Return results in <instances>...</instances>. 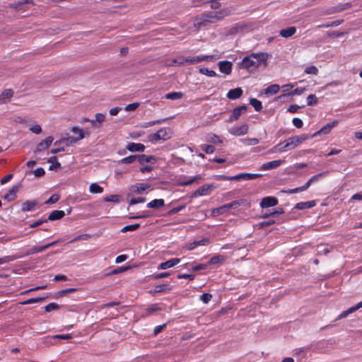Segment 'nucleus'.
<instances>
[{
    "mask_svg": "<svg viewBox=\"0 0 362 362\" xmlns=\"http://www.w3.org/2000/svg\"><path fill=\"white\" fill-rule=\"evenodd\" d=\"M262 177V174L259 173H243L233 176V180H250Z\"/></svg>",
    "mask_w": 362,
    "mask_h": 362,
    "instance_id": "obj_10",
    "label": "nucleus"
},
{
    "mask_svg": "<svg viewBox=\"0 0 362 362\" xmlns=\"http://www.w3.org/2000/svg\"><path fill=\"white\" fill-rule=\"evenodd\" d=\"M309 136L305 134H301L300 136H295L290 137L283 142L279 143L271 150L272 153L279 151L284 152L288 150H292L303 143L304 141L308 139Z\"/></svg>",
    "mask_w": 362,
    "mask_h": 362,
    "instance_id": "obj_2",
    "label": "nucleus"
},
{
    "mask_svg": "<svg viewBox=\"0 0 362 362\" xmlns=\"http://www.w3.org/2000/svg\"><path fill=\"white\" fill-rule=\"evenodd\" d=\"M362 308V300L355 305L354 306H352L349 308L348 310L343 311L337 317V320H341L342 318L346 317L349 314H351L356 311L357 310Z\"/></svg>",
    "mask_w": 362,
    "mask_h": 362,
    "instance_id": "obj_16",
    "label": "nucleus"
},
{
    "mask_svg": "<svg viewBox=\"0 0 362 362\" xmlns=\"http://www.w3.org/2000/svg\"><path fill=\"white\" fill-rule=\"evenodd\" d=\"M170 275V272H161L158 274H154L152 276L154 279H158L161 278H165Z\"/></svg>",
    "mask_w": 362,
    "mask_h": 362,
    "instance_id": "obj_59",
    "label": "nucleus"
},
{
    "mask_svg": "<svg viewBox=\"0 0 362 362\" xmlns=\"http://www.w3.org/2000/svg\"><path fill=\"white\" fill-rule=\"evenodd\" d=\"M212 298V295L208 293L202 294L199 299L204 303H208Z\"/></svg>",
    "mask_w": 362,
    "mask_h": 362,
    "instance_id": "obj_51",
    "label": "nucleus"
},
{
    "mask_svg": "<svg viewBox=\"0 0 362 362\" xmlns=\"http://www.w3.org/2000/svg\"><path fill=\"white\" fill-rule=\"evenodd\" d=\"M37 202L36 200L33 201H26L23 202L21 205V210L23 211H33L34 208L37 206Z\"/></svg>",
    "mask_w": 362,
    "mask_h": 362,
    "instance_id": "obj_24",
    "label": "nucleus"
},
{
    "mask_svg": "<svg viewBox=\"0 0 362 362\" xmlns=\"http://www.w3.org/2000/svg\"><path fill=\"white\" fill-rule=\"evenodd\" d=\"M305 90V88H297L292 90L291 93H288L289 95H301L304 90Z\"/></svg>",
    "mask_w": 362,
    "mask_h": 362,
    "instance_id": "obj_61",
    "label": "nucleus"
},
{
    "mask_svg": "<svg viewBox=\"0 0 362 362\" xmlns=\"http://www.w3.org/2000/svg\"><path fill=\"white\" fill-rule=\"evenodd\" d=\"M278 199L274 197H266L261 200L260 206L262 208L275 206L278 204Z\"/></svg>",
    "mask_w": 362,
    "mask_h": 362,
    "instance_id": "obj_12",
    "label": "nucleus"
},
{
    "mask_svg": "<svg viewBox=\"0 0 362 362\" xmlns=\"http://www.w3.org/2000/svg\"><path fill=\"white\" fill-rule=\"evenodd\" d=\"M304 71L307 74L317 75L318 74V69L315 66H308Z\"/></svg>",
    "mask_w": 362,
    "mask_h": 362,
    "instance_id": "obj_48",
    "label": "nucleus"
},
{
    "mask_svg": "<svg viewBox=\"0 0 362 362\" xmlns=\"http://www.w3.org/2000/svg\"><path fill=\"white\" fill-rule=\"evenodd\" d=\"M202 179V176L200 175H198L192 177H191L189 179H187V180H183V181H180L179 182V185H180V186H187V185H192L194 182H197L199 180H201Z\"/></svg>",
    "mask_w": 362,
    "mask_h": 362,
    "instance_id": "obj_29",
    "label": "nucleus"
},
{
    "mask_svg": "<svg viewBox=\"0 0 362 362\" xmlns=\"http://www.w3.org/2000/svg\"><path fill=\"white\" fill-rule=\"evenodd\" d=\"M241 204H242V200H235V201H233L230 203L226 204L220 207L213 209L211 210V216H217L219 215H222L224 213H226L227 211H228L230 209L237 208L238 206H240L241 205Z\"/></svg>",
    "mask_w": 362,
    "mask_h": 362,
    "instance_id": "obj_3",
    "label": "nucleus"
},
{
    "mask_svg": "<svg viewBox=\"0 0 362 362\" xmlns=\"http://www.w3.org/2000/svg\"><path fill=\"white\" fill-rule=\"evenodd\" d=\"M247 109V107L245 105H240L234 108L227 122H233V121L238 120L242 115L243 112L245 111Z\"/></svg>",
    "mask_w": 362,
    "mask_h": 362,
    "instance_id": "obj_8",
    "label": "nucleus"
},
{
    "mask_svg": "<svg viewBox=\"0 0 362 362\" xmlns=\"http://www.w3.org/2000/svg\"><path fill=\"white\" fill-rule=\"evenodd\" d=\"M18 189V186H13L9 192L4 196V199L8 202L15 199Z\"/></svg>",
    "mask_w": 362,
    "mask_h": 362,
    "instance_id": "obj_28",
    "label": "nucleus"
},
{
    "mask_svg": "<svg viewBox=\"0 0 362 362\" xmlns=\"http://www.w3.org/2000/svg\"><path fill=\"white\" fill-rule=\"evenodd\" d=\"M209 243V238H203L202 240H197V241H194V244L195 245H208Z\"/></svg>",
    "mask_w": 362,
    "mask_h": 362,
    "instance_id": "obj_62",
    "label": "nucleus"
},
{
    "mask_svg": "<svg viewBox=\"0 0 362 362\" xmlns=\"http://www.w3.org/2000/svg\"><path fill=\"white\" fill-rule=\"evenodd\" d=\"M46 298V297H38V298H33L28 299L23 302L21 303L23 305H28V304H33V303H40L42 300H44Z\"/></svg>",
    "mask_w": 362,
    "mask_h": 362,
    "instance_id": "obj_44",
    "label": "nucleus"
},
{
    "mask_svg": "<svg viewBox=\"0 0 362 362\" xmlns=\"http://www.w3.org/2000/svg\"><path fill=\"white\" fill-rule=\"evenodd\" d=\"M53 140L54 139L52 136H48L45 139L42 140L37 144L35 152H40L48 148L53 142Z\"/></svg>",
    "mask_w": 362,
    "mask_h": 362,
    "instance_id": "obj_15",
    "label": "nucleus"
},
{
    "mask_svg": "<svg viewBox=\"0 0 362 362\" xmlns=\"http://www.w3.org/2000/svg\"><path fill=\"white\" fill-rule=\"evenodd\" d=\"M199 72L209 77H215L217 76V74L214 70H209L208 68L204 67L200 68Z\"/></svg>",
    "mask_w": 362,
    "mask_h": 362,
    "instance_id": "obj_41",
    "label": "nucleus"
},
{
    "mask_svg": "<svg viewBox=\"0 0 362 362\" xmlns=\"http://www.w3.org/2000/svg\"><path fill=\"white\" fill-rule=\"evenodd\" d=\"M165 205V201L163 199H156L147 204V207L151 209H159Z\"/></svg>",
    "mask_w": 362,
    "mask_h": 362,
    "instance_id": "obj_26",
    "label": "nucleus"
},
{
    "mask_svg": "<svg viewBox=\"0 0 362 362\" xmlns=\"http://www.w3.org/2000/svg\"><path fill=\"white\" fill-rule=\"evenodd\" d=\"M249 127L247 124H244L240 127H233L229 129L228 132L234 136H243L248 132Z\"/></svg>",
    "mask_w": 362,
    "mask_h": 362,
    "instance_id": "obj_9",
    "label": "nucleus"
},
{
    "mask_svg": "<svg viewBox=\"0 0 362 362\" xmlns=\"http://www.w3.org/2000/svg\"><path fill=\"white\" fill-rule=\"evenodd\" d=\"M328 173H329L328 171H325V172L316 174L310 178V181H312L313 182H315V181L318 180L320 178L323 177L325 175H327L328 174Z\"/></svg>",
    "mask_w": 362,
    "mask_h": 362,
    "instance_id": "obj_54",
    "label": "nucleus"
},
{
    "mask_svg": "<svg viewBox=\"0 0 362 362\" xmlns=\"http://www.w3.org/2000/svg\"><path fill=\"white\" fill-rule=\"evenodd\" d=\"M65 216L64 211L54 210L48 216L47 220L55 221L62 218Z\"/></svg>",
    "mask_w": 362,
    "mask_h": 362,
    "instance_id": "obj_27",
    "label": "nucleus"
},
{
    "mask_svg": "<svg viewBox=\"0 0 362 362\" xmlns=\"http://www.w3.org/2000/svg\"><path fill=\"white\" fill-rule=\"evenodd\" d=\"M33 173L36 177H42L45 175V171L42 168H38L33 171Z\"/></svg>",
    "mask_w": 362,
    "mask_h": 362,
    "instance_id": "obj_64",
    "label": "nucleus"
},
{
    "mask_svg": "<svg viewBox=\"0 0 362 362\" xmlns=\"http://www.w3.org/2000/svg\"><path fill=\"white\" fill-rule=\"evenodd\" d=\"M214 59H216L214 55H199L195 57H186L185 62H187V64H194L202 61H209Z\"/></svg>",
    "mask_w": 362,
    "mask_h": 362,
    "instance_id": "obj_5",
    "label": "nucleus"
},
{
    "mask_svg": "<svg viewBox=\"0 0 362 362\" xmlns=\"http://www.w3.org/2000/svg\"><path fill=\"white\" fill-rule=\"evenodd\" d=\"M59 199V195L57 194H52L47 201L45 202V204H52L57 202Z\"/></svg>",
    "mask_w": 362,
    "mask_h": 362,
    "instance_id": "obj_49",
    "label": "nucleus"
},
{
    "mask_svg": "<svg viewBox=\"0 0 362 362\" xmlns=\"http://www.w3.org/2000/svg\"><path fill=\"white\" fill-rule=\"evenodd\" d=\"M338 122H339L338 120H334L333 122L325 124L320 130H318L317 132L314 133L311 136V138L317 136V135L322 134H329L331 132V130L338 124Z\"/></svg>",
    "mask_w": 362,
    "mask_h": 362,
    "instance_id": "obj_11",
    "label": "nucleus"
},
{
    "mask_svg": "<svg viewBox=\"0 0 362 362\" xmlns=\"http://www.w3.org/2000/svg\"><path fill=\"white\" fill-rule=\"evenodd\" d=\"M317 101H318V100H317V97L315 96V95H314V94H310L307 98V105H308L311 106V105H316Z\"/></svg>",
    "mask_w": 362,
    "mask_h": 362,
    "instance_id": "obj_47",
    "label": "nucleus"
},
{
    "mask_svg": "<svg viewBox=\"0 0 362 362\" xmlns=\"http://www.w3.org/2000/svg\"><path fill=\"white\" fill-rule=\"evenodd\" d=\"M241 141L245 146H254L259 142V139L256 138H246L242 139Z\"/></svg>",
    "mask_w": 362,
    "mask_h": 362,
    "instance_id": "obj_42",
    "label": "nucleus"
},
{
    "mask_svg": "<svg viewBox=\"0 0 362 362\" xmlns=\"http://www.w3.org/2000/svg\"><path fill=\"white\" fill-rule=\"evenodd\" d=\"M137 160L139 163L144 164L145 163H151L155 161L156 159L153 156H146L144 154L137 155Z\"/></svg>",
    "mask_w": 362,
    "mask_h": 362,
    "instance_id": "obj_31",
    "label": "nucleus"
},
{
    "mask_svg": "<svg viewBox=\"0 0 362 362\" xmlns=\"http://www.w3.org/2000/svg\"><path fill=\"white\" fill-rule=\"evenodd\" d=\"M140 227L139 223H135L132 225H127L121 229L122 233H127L128 231H134Z\"/></svg>",
    "mask_w": 362,
    "mask_h": 362,
    "instance_id": "obj_43",
    "label": "nucleus"
},
{
    "mask_svg": "<svg viewBox=\"0 0 362 362\" xmlns=\"http://www.w3.org/2000/svg\"><path fill=\"white\" fill-rule=\"evenodd\" d=\"M183 93L182 92H171L165 95L166 99L177 100L182 98Z\"/></svg>",
    "mask_w": 362,
    "mask_h": 362,
    "instance_id": "obj_40",
    "label": "nucleus"
},
{
    "mask_svg": "<svg viewBox=\"0 0 362 362\" xmlns=\"http://www.w3.org/2000/svg\"><path fill=\"white\" fill-rule=\"evenodd\" d=\"M13 90L11 88L4 90L0 94V104L7 103L13 95Z\"/></svg>",
    "mask_w": 362,
    "mask_h": 362,
    "instance_id": "obj_19",
    "label": "nucleus"
},
{
    "mask_svg": "<svg viewBox=\"0 0 362 362\" xmlns=\"http://www.w3.org/2000/svg\"><path fill=\"white\" fill-rule=\"evenodd\" d=\"M146 202V198L144 197H138V198H132L129 200V205H134L139 203H144Z\"/></svg>",
    "mask_w": 362,
    "mask_h": 362,
    "instance_id": "obj_52",
    "label": "nucleus"
},
{
    "mask_svg": "<svg viewBox=\"0 0 362 362\" xmlns=\"http://www.w3.org/2000/svg\"><path fill=\"white\" fill-rule=\"evenodd\" d=\"M225 261V257L223 255H217L212 257L210 260L208 262V265L209 264H223Z\"/></svg>",
    "mask_w": 362,
    "mask_h": 362,
    "instance_id": "obj_33",
    "label": "nucleus"
},
{
    "mask_svg": "<svg viewBox=\"0 0 362 362\" xmlns=\"http://www.w3.org/2000/svg\"><path fill=\"white\" fill-rule=\"evenodd\" d=\"M139 106V103H131V104L127 105L124 107V110H125V111H134V110H136Z\"/></svg>",
    "mask_w": 362,
    "mask_h": 362,
    "instance_id": "obj_57",
    "label": "nucleus"
},
{
    "mask_svg": "<svg viewBox=\"0 0 362 362\" xmlns=\"http://www.w3.org/2000/svg\"><path fill=\"white\" fill-rule=\"evenodd\" d=\"M315 201H308V202H301L297 203L294 209L298 210H303L307 209H311L315 206Z\"/></svg>",
    "mask_w": 362,
    "mask_h": 362,
    "instance_id": "obj_20",
    "label": "nucleus"
},
{
    "mask_svg": "<svg viewBox=\"0 0 362 362\" xmlns=\"http://www.w3.org/2000/svg\"><path fill=\"white\" fill-rule=\"evenodd\" d=\"M84 138V134H81L78 136H67L62 139L63 143H65L67 146L76 143L78 141Z\"/></svg>",
    "mask_w": 362,
    "mask_h": 362,
    "instance_id": "obj_25",
    "label": "nucleus"
},
{
    "mask_svg": "<svg viewBox=\"0 0 362 362\" xmlns=\"http://www.w3.org/2000/svg\"><path fill=\"white\" fill-rule=\"evenodd\" d=\"M95 119L91 120L90 122L93 125L95 124V122L102 123L105 119V115L103 113H97L95 115Z\"/></svg>",
    "mask_w": 362,
    "mask_h": 362,
    "instance_id": "obj_45",
    "label": "nucleus"
},
{
    "mask_svg": "<svg viewBox=\"0 0 362 362\" xmlns=\"http://www.w3.org/2000/svg\"><path fill=\"white\" fill-rule=\"evenodd\" d=\"M145 146L140 143H129L126 148L131 152H143L145 150Z\"/></svg>",
    "mask_w": 362,
    "mask_h": 362,
    "instance_id": "obj_18",
    "label": "nucleus"
},
{
    "mask_svg": "<svg viewBox=\"0 0 362 362\" xmlns=\"http://www.w3.org/2000/svg\"><path fill=\"white\" fill-rule=\"evenodd\" d=\"M279 89H280V87L278 84H272V85L269 86L264 90V93L266 94L274 95V94L277 93L279 92Z\"/></svg>",
    "mask_w": 362,
    "mask_h": 362,
    "instance_id": "obj_35",
    "label": "nucleus"
},
{
    "mask_svg": "<svg viewBox=\"0 0 362 362\" xmlns=\"http://www.w3.org/2000/svg\"><path fill=\"white\" fill-rule=\"evenodd\" d=\"M171 290L168 284H159L155 286L154 293L167 292Z\"/></svg>",
    "mask_w": 362,
    "mask_h": 362,
    "instance_id": "obj_37",
    "label": "nucleus"
},
{
    "mask_svg": "<svg viewBox=\"0 0 362 362\" xmlns=\"http://www.w3.org/2000/svg\"><path fill=\"white\" fill-rule=\"evenodd\" d=\"M90 238L88 234H82L75 237L74 239L71 240L69 243H74L76 241L81 240H87Z\"/></svg>",
    "mask_w": 362,
    "mask_h": 362,
    "instance_id": "obj_56",
    "label": "nucleus"
},
{
    "mask_svg": "<svg viewBox=\"0 0 362 362\" xmlns=\"http://www.w3.org/2000/svg\"><path fill=\"white\" fill-rule=\"evenodd\" d=\"M219 70L221 73L229 75L232 71V62L229 61H220L218 64Z\"/></svg>",
    "mask_w": 362,
    "mask_h": 362,
    "instance_id": "obj_14",
    "label": "nucleus"
},
{
    "mask_svg": "<svg viewBox=\"0 0 362 362\" xmlns=\"http://www.w3.org/2000/svg\"><path fill=\"white\" fill-rule=\"evenodd\" d=\"M15 259H16V257L14 256H4L3 257H0V264L8 263V262H12Z\"/></svg>",
    "mask_w": 362,
    "mask_h": 362,
    "instance_id": "obj_55",
    "label": "nucleus"
},
{
    "mask_svg": "<svg viewBox=\"0 0 362 362\" xmlns=\"http://www.w3.org/2000/svg\"><path fill=\"white\" fill-rule=\"evenodd\" d=\"M243 93V91L240 88L230 89L227 93V98L230 100H235L241 97Z\"/></svg>",
    "mask_w": 362,
    "mask_h": 362,
    "instance_id": "obj_22",
    "label": "nucleus"
},
{
    "mask_svg": "<svg viewBox=\"0 0 362 362\" xmlns=\"http://www.w3.org/2000/svg\"><path fill=\"white\" fill-rule=\"evenodd\" d=\"M202 149L208 154L213 153L215 151V147L213 145H204L202 146Z\"/></svg>",
    "mask_w": 362,
    "mask_h": 362,
    "instance_id": "obj_53",
    "label": "nucleus"
},
{
    "mask_svg": "<svg viewBox=\"0 0 362 362\" xmlns=\"http://www.w3.org/2000/svg\"><path fill=\"white\" fill-rule=\"evenodd\" d=\"M166 120H167V118H163V119H157V120H154V121H151V122H143L140 124V126L143 128H147V127L153 126L155 124H162L164 122H165Z\"/></svg>",
    "mask_w": 362,
    "mask_h": 362,
    "instance_id": "obj_34",
    "label": "nucleus"
},
{
    "mask_svg": "<svg viewBox=\"0 0 362 362\" xmlns=\"http://www.w3.org/2000/svg\"><path fill=\"white\" fill-rule=\"evenodd\" d=\"M89 192L93 194L102 193L103 192V188L97 183H92L90 185Z\"/></svg>",
    "mask_w": 362,
    "mask_h": 362,
    "instance_id": "obj_38",
    "label": "nucleus"
},
{
    "mask_svg": "<svg viewBox=\"0 0 362 362\" xmlns=\"http://www.w3.org/2000/svg\"><path fill=\"white\" fill-rule=\"evenodd\" d=\"M292 122H293V124L296 127V128H301L303 125V122L302 121L301 119L300 118H298V117H295L292 120Z\"/></svg>",
    "mask_w": 362,
    "mask_h": 362,
    "instance_id": "obj_58",
    "label": "nucleus"
},
{
    "mask_svg": "<svg viewBox=\"0 0 362 362\" xmlns=\"http://www.w3.org/2000/svg\"><path fill=\"white\" fill-rule=\"evenodd\" d=\"M171 138V132L169 128H161L157 132L150 136L149 140L153 141H166Z\"/></svg>",
    "mask_w": 362,
    "mask_h": 362,
    "instance_id": "obj_4",
    "label": "nucleus"
},
{
    "mask_svg": "<svg viewBox=\"0 0 362 362\" xmlns=\"http://www.w3.org/2000/svg\"><path fill=\"white\" fill-rule=\"evenodd\" d=\"M268 54L264 52L252 53L248 56L243 57L242 61L238 63L240 69H245L248 72H255L259 67L267 64Z\"/></svg>",
    "mask_w": 362,
    "mask_h": 362,
    "instance_id": "obj_1",
    "label": "nucleus"
},
{
    "mask_svg": "<svg viewBox=\"0 0 362 362\" xmlns=\"http://www.w3.org/2000/svg\"><path fill=\"white\" fill-rule=\"evenodd\" d=\"M57 242L58 241H54V242H52L45 245H43V246L33 247L30 250V251L28 252V254L33 255V254H35V253H38V252H42L45 251L46 249L55 245Z\"/></svg>",
    "mask_w": 362,
    "mask_h": 362,
    "instance_id": "obj_21",
    "label": "nucleus"
},
{
    "mask_svg": "<svg viewBox=\"0 0 362 362\" xmlns=\"http://www.w3.org/2000/svg\"><path fill=\"white\" fill-rule=\"evenodd\" d=\"M185 208V205H180V206H178L177 207H175L173 209H172L170 211H169V214H175L180 211H181L182 210H183Z\"/></svg>",
    "mask_w": 362,
    "mask_h": 362,
    "instance_id": "obj_63",
    "label": "nucleus"
},
{
    "mask_svg": "<svg viewBox=\"0 0 362 362\" xmlns=\"http://www.w3.org/2000/svg\"><path fill=\"white\" fill-rule=\"evenodd\" d=\"M214 188V186L213 185H204L193 192L192 197L208 195Z\"/></svg>",
    "mask_w": 362,
    "mask_h": 362,
    "instance_id": "obj_7",
    "label": "nucleus"
},
{
    "mask_svg": "<svg viewBox=\"0 0 362 362\" xmlns=\"http://www.w3.org/2000/svg\"><path fill=\"white\" fill-rule=\"evenodd\" d=\"M296 33V28L291 26L285 29H282L279 32V35L284 38H288L293 35Z\"/></svg>",
    "mask_w": 362,
    "mask_h": 362,
    "instance_id": "obj_23",
    "label": "nucleus"
},
{
    "mask_svg": "<svg viewBox=\"0 0 362 362\" xmlns=\"http://www.w3.org/2000/svg\"><path fill=\"white\" fill-rule=\"evenodd\" d=\"M151 189V185L148 183H138L131 187V191L136 194H147Z\"/></svg>",
    "mask_w": 362,
    "mask_h": 362,
    "instance_id": "obj_6",
    "label": "nucleus"
},
{
    "mask_svg": "<svg viewBox=\"0 0 362 362\" xmlns=\"http://www.w3.org/2000/svg\"><path fill=\"white\" fill-rule=\"evenodd\" d=\"M284 161L283 160H275L263 163L260 169L262 170H270L279 168Z\"/></svg>",
    "mask_w": 362,
    "mask_h": 362,
    "instance_id": "obj_13",
    "label": "nucleus"
},
{
    "mask_svg": "<svg viewBox=\"0 0 362 362\" xmlns=\"http://www.w3.org/2000/svg\"><path fill=\"white\" fill-rule=\"evenodd\" d=\"M275 223H276V221L274 219H269L268 221H264L260 222L259 225L260 228H264L266 226L273 225Z\"/></svg>",
    "mask_w": 362,
    "mask_h": 362,
    "instance_id": "obj_60",
    "label": "nucleus"
},
{
    "mask_svg": "<svg viewBox=\"0 0 362 362\" xmlns=\"http://www.w3.org/2000/svg\"><path fill=\"white\" fill-rule=\"evenodd\" d=\"M180 262V259H178V258H173V259H169V260H168L166 262L160 263L158 265V269H169V268H171V267L175 266Z\"/></svg>",
    "mask_w": 362,
    "mask_h": 362,
    "instance_id": "obj_17",
    "label": "nucleus"
},
{
    "mask_svg": "<svg viewBox=\"0 0 362 362\" xmlns=\"http://www.w3.org/2000/svg\"><path fill=\"white\" fill-rule=\"evenodd\" d=\"M59 309V305L55 303H50L45 307L46 312H51Z\"/></svg>",
    "mask_w": 362,
    "mask_h": 362,
    "instance_id": "obj_50",
    "label": "nucleus"
},
{
    "mask_svg": "<svg viewBox=\"0 0 362 362\" xmlns=\"http://www.w3.org/2000/svg\"><path fill=\"white\" fill-rule=\"evenodd\" d=\"M136 160H137V155H130V156L125 157V158H122V160H119L118 163L128 164V163H132Z\"/></svg>",
    "mask_w": 362,
    "mask_h": 362,
    "instance_id": "obj_39",
    "label": "nucleus"
},
{
    "mask_svg": "<svg viewBox=\"0 0 362 362\" xmlns=\"http://www.w3.org/2000/svg\"><path fill=\"white\" fill-rule=\"evenodd\" d=\"M105 202L118 203L119 202V196L117 194H112L104 198Z\"/></svg>",
    "mask_w": 362,
    "mask_h": 362,
    "instance_id": "obj_46",
    "label": "nucleus"
},
{
    "mask_svg": "<svg viewBox=\"0 0 362 362\" xmlns=\"http://www.w3.org/2000/svg\"><path fill=\"white\" fill-rule=\"evenodd\" d=\"M224 11H214L210 13L208 16V21L214 22V20H219L222 18L224 16Z\"/></svg>",
    "mask_w": 362,
    "mask_h": 362,
    "instance_id": "obj_30",
    "label": "nucleus"
},
{
    "mask_svg": "<svg viewBox=\"0 0 362 362\" xmlns=\"http://www.w3.org/2000/svg\"><path fill=\"white\" fill-rule=\"evenodd\" d=\"M250 104L255 108L257 112H259L262 109V102L256 98H250Z\"/></svg>",
    "mask_w": 362,
    "mask_h": 362,
    "instance_id": "obj_36",
    "label": "nucleus"
},
{
    "mask_svg": "<svg viewBox=\"0 0 362 362\" xmlns=\"http://www.w3.org/2000/svg\"><path fill=\"white\" fill-rule=\"evenodd\" d=\"M47 161L48 163H51L49 168V170H53L61 167V164L58 162L57 158L56 156H52L49 158Z\"/></svg>",
    "mask_w": 362,
    "mask_h": 362,
    "instance_id": "obj_32",
    "label": "nucleus"
}]
</instances>
